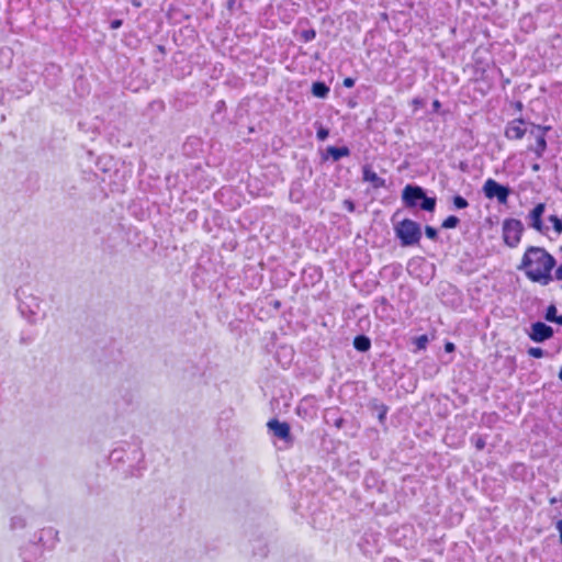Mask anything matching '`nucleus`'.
<instances>
[{
	"label": "nucleus",
	"mask_w": 562,
	"mask_h": 562,
	"mask_svg": "<svg viewBox=\"0 0 562 562\" xmlns=\"http://www.w3.org/2000/svg\"><path fill=\"white\" fill-rule=\"evenodd\" d=\"M554 266V257L544 248L530 246L527 248L518 269L524 271L529 280L547 285L552 281L551 271Z\"/></svg>",
	"instance_id": "nucleus-1"
},
{
	"label": "nucleus",
	"mask_w": 562,
	"mask_h": 562,
	"mask_svg": "<svg viewBox=\"0 0 562 562\" xmlns=\"http://www.w3.org/2000/svg\"><path fill=\"white\" fill-rule=\"evenodd\" d=\"M402 201L407 209L419 206L420 210L426 212H434L437 204L436 198L427 196L426 191L415 184H407L403 189Z\"/></svg>",
	"instance_id": "nucleus-2"
},
{
	"label": "nucleus",
	"mask_w": 562,
	"mask_h": 562,
	"mask_svg": "<svg viewBox=\"0 0 562 562\" xmlns=\"http://www.w3.org/2000/svg\"><path fill=\"white\" fill-rule=\"evenodd\" d=\"M394 232L403 247L417 245L422 238L420 225L409 218L396 223L394 225Z\"/></svg>",
	"instance_id": "nucleus-3"
},
{
	"label": "nucleus",
	"mask_w": 562,
	"mask_h": 562,
	"mask_svg": "<svg viewBox=\"0 0 562 562\" xmlns=\"http://www.w3.org/2000/svg\"><path fill=\"white\" fill-rule=\"evenodd\" d=\"M19 301V311L21 315L30 323H36V316L41 311V300L32 293H26L23 289L16 290Z\"/></svg>",
	"instance_id": "nucleus-4"
},
{
	"label": "nucleus",
	"mask_w": 562,
	"mask_h": 562,
	"mask_svg": "<svg viewBox=\"0 0 562 562\" xmlns=\"http://www.w3.org/2000/svg\"><path fill=\"white\" fill-rule=\"evenodd\" d=\"M54 530L52 528L42 529L36 540L30 541L27 544L21 548L20 555L23 562H40L43 557V542L44 536L52 537Z\"/></svg>",
	"instance_id": "nucleus-5"
},
{
	"label": "nucleus",
	"mask_w": 562,
	"mask_h": 562,
	"mask_svg": "<svg viewBox=\"0 0 562 562\" xmlns=\"http://www.w3.org/2000/svg\"><path fill=\"white\" fill-rule=\"evenodd\" d=\"M525 228L521 221L516 218H507L503 222L504 243L510 247H516L521 239Z\"/></svg>",
	"instance_id": "nucleus-6"
},
{
	"label": "nucleus",
	"mask_w": 562,
	"mask_h": 562,
	"mask_svg": "<svg viewBox=\"0 0 562 562\" xmlns=\"http://www.w3.org/2000/svg\"><path fill=\"white\" fill-rule=\"evenodd\" d=\"M269 431L273 437L282 440L285 447H292L294 443V437L291 434L290 425L286 422H280L279 419H270L267 424Z\"/></svg>",
	"instance_id": "nucleus-7"
},
{
	"label": "nucleus",
	"mask_w": 562,
	"mask_h": 562,
	"mask_svg": "<svg viewBox=\"0 0 562 562\" xmlns=\"http://www.w3.org/2000/svg\"><path fill=\"white\" fill-rule=\"evenodd\" d=\"M509 187L503 186L494 179H487L483 186V193L487 199L496 198L501 204H506L510 194Z\"/></svg>",
	"instance_id": "nucleus-8"
},
{
	"label": "nucleus",
	"mask_w": 562,
	"mask_h": 562,
	"mask_svg": "<svg viewBox=\"0 0 562 562\" xmlns=\"http://www.w3.org/2000/svg\"><path fill=\"white\" fill-rule=\"evenodd\" d=\"M550 130V126L531 125L530 134L536 137V146H530L528 149L533 151L537 158H541L547 149L546 135Z\"/></svg>",
	"instance_id": "nucleus-9"
},
{
	"label": "nucleus",
	"mask_w": 562,
	"mask_h": 562,
	"mask_svg": "<svg viewBox=\"0 0 562 562\" xmlns=\"http://www.w3.org/2000/svg\"><path fill=\"white\" fill-rule=\"evenodd\" d=\"M546 211L544 203H538L527 215L528 225L541 234H546L549 229L542 222V216Z\"/></svg>",
	"instance_id": "nucleus-10"
},
{
	"label": "nucleus",
	"mask_w": 562,
	"mask_h": 562,
	"mask_svg": "<svg viewBox=\"0 0 562 562\" xmlns=\"http://www.w3.org/2000/svg\"><path fill=\"white\" fill-rule=\"evenodd\" d=\"M554 331L551 326L542 322H536L528 331L529 338L535 342H543L553 336Z\"/></svg>",
	"instance_id": "nucleus-11"
},
{
	"label": "nucleus",
	"mask_w": 562,
	"mask_h": 562,
	"mask_svg": "<svg viewBox=\"0 0 562 562\" xmlns=\"http://www.w3.org/2000/svg\"><path fill=\"white\" fill-rule=\"evenodd\" d=\"M525 121L522 119H515L510 121L505 128V136L508 139H521L527 128L524 127Z\"/></svg>",
	"instance_id": "nucleus-12"
},
{
	"label": "nucleus",
	"mask_w": 562,
	"mask_h": 562,
	"mask_svg": "<svg viewBox=\"0 0 562 562\" xmlns=\"http://www.w3.org/2000/svg\"><path fill=\"white\" fill-rule=\"evenodd\" d=\"M362 173L363 180L370 182L374 189L384 188L386 186L385 179L379 177L370 167L364 166Z\"/></svg>",
	"instance_id": "nucleus-13"
},
{
	"label": "nucleus",
	"mask_w": 562,
	"mask_h": 562,
	"mask_svg": "<svg viewBox=\"0 0 562 562\" xmlns=\"http://www.w3.org/2000/svg\"><path fill=\"white\" fill-rule=\"evenodd\" d=\"M349 155H350V150L347 146H342V147L328 146L326 148V155H324L323 159H328L330 157L334 161H338L342 157H348Z\"/></svg>",
	"instance_id": "nucleus-14"
},
{
	"label": "nucleus",
	"mask_w": 562,
	"mask_h": 562,
	"mask_svg": "<svg viewBox=\"0 0 562 562\" xmlns=\"http://www.w3.org/2000/svg\"><path fill=\"white\" fill-rule=\"evenodd\" d=\"M30 513V509L26 507L21 513L15 514L11 517V524L10 527L12 530L22 529L26 526V519L27 515Z\"/></svg>",
	"instance_id": "nucleus-15"
},
{
	"label": "nucleus",
	"mask_w": 562,
	"mask_h": 562,
	"mask_svg": "<svg viewBox=\"0 0 562 562\" xmlns=\"http://www.w3.org/2000/svg\"><path fill=\"white\" fill-rule=\"evenodd\" d=\"M353 347L360 352H366L371 348V340L366 335H358L353 339Z\"/></svg>",
	"instance_id": "nucleus-16"
},
{
	"label": "nucleus",
	"mask_w": 562,
	"mask_h": 562,
	"mask_svg": "<svg viewBox=\"0 0 562 562\" xmlns=\"http://www.w3.org/2000/svg\"><path fill=\"white\" fill-rule=\"evenodd\" d=\"M312 93L314 97L324 99L329 93V87L323 81H316L312 85Z\"/></svg>",
	"instance_id": "nucleus-17"
},
{
	"label": "nucleus",
	"mask_w": 562,
	"mask_h": 562,
	"mask_svg": "<svg viewBox=\"0 0 562 562\" xmlns=\"http://www.w3.org/2000/svg\"><path fill=\"white\" fill-rule=\"evenodd\" d=\"M460 224L459 217L456 215L448 216L441 224V227L445 229L456 228Z\"/></svg>",
	"instance_id": "nucleus-18"
},
{
	"label": "nucleus",
	"mask_w": 562,
	"mask_h": 562,
	"mask_svg": "<svg viewBox=\"0 0 562 562\" xmlns=\"http://www.w3.org/2000/svg\"><path fill=\"white\" fill-rule=\"evenodd\" d=\"M452 203H453L454 209H457V210H463L469 206L468 200L459 194H457L452 198Z\"/></svg>",
	"instance_id": "nucleus-19"
},
{
	"label": "nucleus",
	"mask_w": 562,
	"mask_h": 562,
	"mask_svg": "<svg viewBox=\"0 0 562 562\" xmlns=\"http://www.w3.org/2000/svg\"><path fill=\"white\" fill-rule=\"evenodd\" d=\"M548 221L552 224L553 231L557 235L562 234V220L559 218L557 215H550L548 217Z\"/></svg>",
	"instance_id": "nucleus-20"
},
{
	"label": "nucleus",
	"mask_w": 562,
	"mask_h": 562,
	"mask_svg": "<svg viewBox=\"0 0 562 562\" xmlns=\"http://www.w3.org/2000/svg\"><path fill=\"white\" fill-rule=\"evenodd\" d=\"M374 409L378 412L379 422L381 424H383L386 418L387 411H389L387 406L384 404H375Z\"/></svg>",
	"instance_id": "nucleus-21"
},
{
	"label": "nucleus",
	"mask_w": 562,
	"mask_h": 562,
	"mask_svg": "<svg viewBox=\"0 0 562 562\" xmlns=\"http://www.w3.org/2000/svg\"><path fill=\"white\" fill-rule=\"evenodd\" d=\"M429 342L427 335H420L414 339V344L418 350L426 349L427 345Z\"/></svg>",
	"instance_id": "nucleus-22"
},
{
	"label": "nucleus",
	"mask_w": 562,
	"mask_h": 562,
	"mask_svg": "<svg viewBox=\"0 0 562 562\" xmlns=\"http://www.w3.org/2000/svg\"><path fill=\"white\" fill-rule=\"evenodd\" d=\"M471 442L477 450H483L486 446L485 439L482 436L473 435L471 437Z\"/></svg>",
	"instance_id": "nucleus-23"
},
{
	"label": "nucleus",
	"mask_w": 562,
	"mask_h": 562,
	"mask_svg": "<svg viewBox=\"0 0 562 562\" xmlns=\"http://www.w3.org/2000/svg\"><path fill=\"white\" fill-rule=\"evenodd\" d=\"M558 317L557 315V307L551 304L547 311H546V315H544V318L548 321V322H551V323H554L555 318Z\"/></svg>",
	"instance_id": "nucleus-24"
},
{
	"label": "nucleus",
	"mask_w": 562,
	"mask_h": 562,
	"mask_svg": "<svg viewBox=\"0 0 562 562\" xmlns=\"http://www.w3.org/2000/svg\"><path fill=\"white\" fill-rule=\"evenodd\" d=\"M527 352L530 357L538 358V359L542 358L547 355V352L539 347H530Z\"/></svg>",
	"instance_id": "nucleus-25"
},
{
	"label": "nucleus",
	"mask_w": 562,
	"mask_h": 562,
	"mask_svg": "<svg viewBox=\"0 0 562 562\" xmlns=\"http://www.w3.org/2000/svg\"><path fill=\"white\" fill-rule=\"evenodd\" d=\"M425 234H426L427 238H429L431 240L438 239V231L432 226L427 225L425 227Z\"/></svg>",
	"instance_id": "nucleus-26"
},
{
	"label": "nucleus",
	"mask_w": 562,
	"mask_h": 562,
	"mask_svg": "<svg viewBox=\"0 0 562 562\" xmlns=\"http://www.w3.org/2000/svg\"><path fill=\"white\" fill-rule=\"evenodd\" d=\"M329 135L328 128L324 127L323 125H319L316 132V136L319 140L324 142Z\"/></svg>",
	"instance_id": "nucleus-27"
},
{
	"label": "nucleus",
	"mask_w": 562,
	"mask_h": 562,
	"mask_svg": "<svg viewBox=\"0 0 562 562\" xmlns=\"http://www.w3.org/2000/svg\"><path fill=\"white\" fill-rule=\"evenodd\" d=\"M315 37H316V32H315V30H313V29L304 30V31L302 32V38L304 40V42H311V41H313Z\"/></svg>",
	"instance_id": "nucleus-28"
},
{
	"label": "nucleus",
	"mask_w": 562,
	"mask_h": 562,
	"mask_svg": "<svg viewBox=\"0 0 562 562\" xmlns=\"http://www.w3.org/2000/svg\"><path fill=\"white\" fill-rule=\"evenodd\" d=\"M355 82H356V80L353 78L347 77L344 79L342 83L346 88H352L355 86Z\"/></svg>",
	"instance_id": "nucleus-29"
},
{
	"label": "nucleus",
	"mask_w": 562,
	"mask_h": 562,
	"mask_svg": "<svg viewBox=\"0 0 562 562\" xmlns=\"http://www.w3.org/2000/svg\"><path fill=\"white\" fill-rule=\"evenodd\" d=\"M344 205L349 212L355 211V203L351 200H345Z\"/></svg>",
	"instance_id": "nucleus-30"
},
{
	"label": "nucleus",
	"mask_w": 562,
	"mask_h": 562,
	"mask_svg": "<svg viewBox=\"0 0 562 562\" xmlns=\"http://www.w3.org/2000/svg\"><path fill=\"white\" fill-rule=\"evenodd\" d=\"M456 350V345L451 341H447L445 344V351L446 352H453Z\"/></svg>",
	"instance_id": "nucleus-31"
},
{
	"label": "nucleus",
	"mask_w": 562,
	"mask_h": 562,
	"mask_svg": "<svg viewBox=\"0 0 562 562\" xmlns=\"http://www.w3.org/2000/svg\"><path fill=\"white\" fill-rule=\"evenodd\" d=\"M122 23H123L122 20H113V21H111L110 26L112 30H116L122 26Z\"/></svg>",
	"instance_id": "nucleus-32"
},
{
	"label": "nucleus",
	"mask_w": 562,
	"mask_h": 562,
	"mask_svg": "<svg viewBox=\"0 0 562 562\" xmlns=\"http://www.w3.org/2000/svg\"><path fill=\"white\" fill-rule=\"evenodd\" d=\"M554 278L557 280H562V263L557 268L555 273H554Z\"/></svg>",
	"instance_id": "nucleus-33"
},
{
	"label": "nucleus",
	"mask_w": 562,
	"mask_h": 562,
	"mask_svg": "<svg viewBox=\"0 0 562 562\" xmlns=\"http://www.w3.org/2000/svg\"><path fill=\"white\" fill-rule=\"evenodd\" d=\"M557 529H558V531L560 533V541L562 543V519L558 521Z\"/></svg>",
	"instance_id": "nucleus-34"
},
{
	"label": "nucleus",
	"mask_w": 562,
	"mask_h": 562,
	"mask_svg": "<svg viewBox=\"0 0 562 562\" xmlns=\"http://www.w3.org/2000/svg\"><path fill=\"white\" fill-rule=\"evenodd\" d=\"M345 420L342 418H338L336 422H335V426L337 428H341L342 425H344Z\"/></svg>",
	"instance_id": "nucleus-35"
},
{
	"label": "nucleus",
	"mask_w": 562,
	"mask_h": 562,
	"mask_svg": "<svg viewBox=\"0 0 562 562\" xmlns=\"http://www.w3.org/2000/svg\"><path fill=\"white\" fill-rule=\"evenodd\" d=\"M540 168H541V167H540V165H539V164H537V162H536V164H533V165L531 166V169H532L533 171H539V170H540Z\"/></svg>",
	"instance_id": "nucleus-36"
},
{
	"label": "nucleus",
	"mask_w": 562,
	"mask_h": 562,
	"mask_svg": "<svg viewBox=\"0 0 562 562\" xmlns=\"http://www.w3.org/2000/svg\"><path fill=\"white\" fill-rule=\"evenodd\" d=\"M413 104L416 105V106L420 105L422 104V100L416 98V99L413 100Z\"/></svg>",
	"instance_id": "nucleus-37"
},
{
	"label": "nucleus",
	"mask_w": 562,
	"mask_h": 562,
	"mask_svg": "<svg viewBox=\"0 0 562 562\" xmlns=\"http://www.w3.org/2000/svg\"><path fill=\"white\" fill-rule=\"evenodd\" d=\"M554 323L559 324L562 326V315L558 316L554 321Z\"/></svg>",
	"instance_id": "nucleus-38"
},
{
	"label": "nucleus",
	"mask_w": 562,
	"mask_h": 562,
	"mask_svg": "<svg viewBox=\"0 0 562 562\" xmlns=\"http://www.w3.org/2000/svg\"><path fill=\"white\" fill-rule=\"evenodd\" d=\"M432 105L435 109H438L440 106V102L438 100H435Z\"/></svg>",
	"instance_id": "nucleus-39"
},
{
	"label": "nucleus",
	"mask_w": 562,
	"mask_h": 562,
	"mask_svg": "<svg viewBox=\"0 0 562 562\" xmlns=\"http://www.w3.org/2000/svg\"><path fill=\"white\" fill-rule=\"evenodd\" d=\"M31 340H32V339L26 340V339H25V338H23V337L21 338V342H22V344H29V342H31Z\"/></svg>",
	"instance_id": "nucleus-40"
},
{
	"label": "nucleus",
	"mask_w": 562,
	"mask_h": 562,
	"mask_svg": "<svg viewBox=\"0 0 562 562\" xmlns=\"http://www.w3.org/2000/svg\"><path fill=\"white\" fill-rule=\"evenodd\" d=\"M379 301L381 302V304H386V299L385 297H380Z\"/></svg>",
	"instance_id": "nucleus-41"
},
{
	"label": "nucleus",
	"mask_w": 562,
	"mask_h": 562,
	"mask_svg": "<svg viewBox=\"0 0 562 562\" xmlns=\"http://www.w3.org/2000/svg\"><path fill=\"white\" fill-rule=\"evenodd\" d=\"M555 503H558L557 497H552V498H550V504H555Z\"/></svg>",
	"instance_id": "nucleus-42"
},
{
	"label": "nucleus",
	"mask_w": 562,
	"mask_h": 562,
	"mask_svg": "<svg viewBox=\"0 0 562 562\" xmlns=\"http://www.w3.org/2000/svg\"><path fill=\"white\" fill-rule=\"evenodd\" d=\"M301 407H302V405L297 406V414H301Z\"/></svg>",
	"instance_id": "nucleus-43"
},
{
	"label": "nucleus",
	"mask_w": 562,
	"mask_h": 562,
	"mask_svg": "<svg viewBox=\"0 0 562 562\" xmlns=\"http://www.w3.org/2000/svg\"><path fill=\"white\" fill-rule=\"evenodd\" d=\"M559 378L562 381V370L559 372Z\"/></svg>",
	"instance_id": "nucleus-44"
}]
</instances>
